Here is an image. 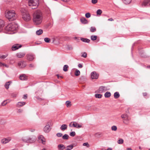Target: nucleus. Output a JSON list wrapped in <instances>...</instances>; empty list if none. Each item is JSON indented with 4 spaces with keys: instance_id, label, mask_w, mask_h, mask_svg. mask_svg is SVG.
<instances>
[{
    "instance_id": "obj_1",
    "label": "nucleus",
    "mask_w": 150,
    "mask_h": 150,
    "mask_svg": "<svg viewBox=\"0 0 150 150\" xmlns=\"http://www.w3.org/2000/svg\"><path fill=\"white\" fill-rule=\"evenodd\" d=\"M33 21L34 23L38 25L41 23L42 21V14L40 11H35L33 15Z\"/></svg>"
},
{
    "instance_id": "obj_2",
    "label": "nucleus",
    "mask_w": 150,
    "mask_h": 150,
    "mask_svg": "<svg viewBox=\"0 0 150 150\" xmlns=\"http://www.w3.org/2000/svg\"><path fill=\"white\" fill-rule=\"evenodd\" d=\"M18 28V25L14 23H11L9 24L5 28V30L10 32L11 31H13L14 30H17ZM8 33L9 34L11 33L8 32Z\"/></svg>"
},
{
    "instance_id": "obj_3",
    "label": "nucleus",
    "mask_w": 150,
    "mask_h": 150,
    "mask_svg": "<svg viewBox=\"0 0 150 150\" xmlns=\"http://www.w3.org/2000/svg\"><path fill=\"white\" fill-rule=\"evenodd\" d=\"M5 16L10 21L15 20L16 18L15 11L13 10H10L7 11Z\"/></svg>"
},
{
    "instance_id": "obj_4",
    "label": "nucleus",
    "mask_w": 150,
    "mask_h": 150,
    "mask_svg": "<svg viewBox=\"0 0 150 150\" xmlns=\"http://www.w3.org/2000/svg\"><path fill=\"white\" fill-rule=\"evenodd\" d=\"M22 18L26 21H28L30 20V16L28 11L24 8H22L21 10Z\"/></svg>"
},
{
    "instance_id": "obj_5",
    "label": "nucleus",
    "mask_w": 150,
    "mask_h": 150,
    "mask_svg": "<svg viewBox=\"0 0 150 150\" xmlns=\"http://www.w3.org/2000/svg\"><path fill=\"white\" fill-rule=\"evenodd\" d=\"M29 6L32 9L36 8L39 4V0H28Z\"/></svg>"
},
{
    "instance_id": "obj_6",
    "label": "nucleus",
    "mask_w": 150,
    "mask_h": 150,
    "mask_svg": "<svg viewBox=\"0 0 150 150\" xmlns=\"http://www.w3.org/2000/svg\"><path fill=\"white\" fill-rule=\"evenodd\" d=\"M22 140L24 142L26 143H33L36 141L35 137L33 136L32 137H25L22 138Z\"/></svg>"
},
{
    "instance_id": "obj_7",
    "label": "nucleus",
    "mask_w": 150,
    "mask_h": 150,
    "mask_svg": "<svg viewBox=\"0 0 150 150\" xmlns=\"http://www.w3.org/2000/svg\"><path fill=\"white\" fill-rule=\"evenodd\" d=\"M107 90V87L104 86H100L98 90V92L99 93H103Z\"/></svg>"
},
{
    "instance_id": "obj_8",
    "label": "nucleus",
    "mask_w": 150,
    "mask_h": 150,
    "mask_svg": "<svg viewBox=\"0 0 150 150\" xmlns=\"http://www.w3.org/2000/svg\"><path fill=\"white\" fill-rule=\"evenodd\" d=\"M99 75L95 71H93L91 74V78L92 79H97Z\"/></svg>"
},
{
    "instance_id": "obj_9",
    "label": "nucleus",
    "mask_w": 150,
    "mask_h": 150,
    "mask_svg": "<svg viewBox=\"0 0 150 150\" xmlns=\"http://www.w3.org/2000/svg\"><path fill=\"white\" fill-rule=\"evenodd\" d=\"M18 66L20 68H24L26 65L25 62L24 61L19 62L18 63Z\"/></svg>"
},
{
    "instance_id": "obj_10",
    "label": "nucleus",
    "mask_w": 150,
    "mask_h": 150,
    "mask_svg": "<svg viewBox=\"0 0 150 150\" xmlns=\"http://www.w3.org/2000/svg\"><path fill=\"white\" fill-rule=\"evenodd\" d=\"M53 124V123L52 120H49L47 122V126H49L48 127H47V132H49L50 131Z\"/></svg>"
},
{
    "instance_id": "obj_11",
    "label": "nucleus",
    "mask_w": 150,
    "mask_h": 150,
    "mask_svg": "<svg viewBox=\"0 0 150 150\" xmlns=\"http://www.w3.org/2000/svg\"><path fill=\"white\" fill-rule=\"evenodd\" d=\"M150 5V0H144L142 4V7L148 6Z\"/></svg>"
},
{
    "instance_id": "obj_12",
    "label": "nucleus",
    "mask_w": 150,
    "mask_h": 150,
    "mask_svg": "<svg viewBox=\"0 0 150 150\" xmlns=\"http://www.w3.org/2000/svg\"><path fill=\"white\" fill-rule=\"evenodd\" d=\"M22 47V45L19 44L14 45L12 47V49L13 51H15Z\"/></svg>"
},
{
    "instance_id": "obj_13",
    "label": "nucleus",
    "mask_w": 150,
    "mask_h": 150,
    "mask_svg": "<svg viewBox=\"0 0 150 150\" xmlns=\"http://www.w3.org/2000/svg\"><path fill=\"white\" fill-rule=\"evenodd\" d=\"M45 139L42 135H40L38 137V140L39 142H41L43 144H44L45 143Z\"/></svg>"
},
{
    "instance_id": "obj_14",
    "label": "nucleus",
    "mask_w": 150,
    "mask_h": 150,
    "mask_svg": "<svg viewBox=\"0 0 150 150\" xmlns=\"http://www.w3.org/2000/svg\"><path fill=\"white\" fill-rule=\"evenodd\" d=\"M27 59L30 61H32L34 58V56L31 54H28L26 55Z\"/></svg>"
},
{
    "instance_id": "obj_15",
    "label": "nucleus",
    "mask_w": 150,
    "mask_h": 150,
    "mask_svg": "<svg viewBox=\"0 0 150 150\" xmlns=\"http://www.w3.org/2000/svg\"><path fill=\"white\" fill-rule=\"evenodd\" d=\"M25 52H20L17 53L16 54V56L18 58H22L25 56Z\"/></svg>"
},
{
    "instance_id": "obj_16",
    "label": "nucleus",
    "mask_w": 150,
    "mask_h": 150,
    "mask_svg": "<svg viewBox=\"0 0 150 150\" xmlns=\"http://www.w3.org/2000/svg\"><path fill=\"white\" fill-rule=\"evenodd\" d=\"M11 140L10 138H4L1 140V143L3 144H6L8 142Z\"/></svg>"
},
{
    "instance_id": "obj_17",
    "label": "nucleus",
    "mask_w": 150,
    "mask_h": 150,
    "mask_svg": "<svg viewBox=\"0 0 150 150\" xmlns=\"http://www.w3.org/2000/svg\"><path fill=\"white\" fill-rule=\"evenodd\" d=\"M4 21L0 19V32H1L3 29V27L4 25Z\"/></svg>"
},
{
    "instance_id": "obj_18",
    "label": "nucleus",
    "mask_w": 150,
    "mask_h": 150,
    "mask_svg": "<svg viewBox=\"0 0 150 150\" xmlns=\"http://www.w3.org/2000/svg\"><path fill=\"white\" fill-rule=\"evenodd\" d=\"M20 79L22 80H26L27 79V77L25 74H22L19 76Z\"/></svg>"
},
{
    "instance_id": "obj_19",
    "label": "nucleus",
    "mask_w": 150,
    "mask_h": 150,
    "mask_svg": "<svg viewBox=\"0 0 150 150\" xmlns=\"http://www.w3.org/2000/svg\"><path fill=\"white\" fill-rule=\"evenodd\" d=\"M72 126L78 128L82 127L81 125L78 124L76 122H74V123L72 124Z\"/></svg>"
},
{
    "instance_id": "obj_20",
    "label": "nucleus",
    "mask_w": 150,
    "mask_h": 150,
    "mask_svg": "<svg viewBox=\"0 0 150 150\" xmlns=\"http://www.w3.org/2000/svg\"><path fill=\"white\" fill-rule=\"evenodd\" d=\"M67 125L66 124L62 125L60 127V129L62 131H64L67 129Z\"/></svg>"
},
{
    "instance_id": "obj_21",
    "label": "nucleus",
    "mask_w": 150,
    "mask_h": 150,
    "mask_svg": "<svg viewBox=\"0 0 150 150\" xmlns=\"http://www.w3.org/2000/svg\"><path fill=\"white\" fill-rule=\"evenodd\" d=\"M80 21L81 23L83 24H86L88 23L87 20L84 17H82L80 19Z\"/></svg>"
},
{
    "instance_id": "obj_22",
    "label": "nucleus",
    "mask_w": 150,
    "mask_h": 150,
    "mask_svg": "<svg viewBox=\"0 0 150 150\" xmlns=\"http://www.w3.org/2000/svg\"><path fill=\"white\" fill-rule=\"evenodd\" d=\"M25 104V103L24 102H18L16 105V106L19 107L23 106Z\"/></svg>"
},
{
    "instance_id": "obj_23",
    "label": "nucleus",
    "mask_w": 150,
    "mask_h": 150,
    "mask_svg": "<svg viewBox=\"0 0 150 150\" xmlns=\"http://www.w3.org/2000/svg\"><path fill=\"white\" fill-rule=\"evenodd\" d=\"M65 148V146L62 144H60L58 145V149L59 150H63Z\"/></svg>"
},
{
    "instance_id": "obj_24",
    "label": "nucleus",
    "mask_w": 150,
    "mask_h": 150,
    "mask_svg": "<svg viewBox=\"0 0 150 150\" xmlns=\"http://www.w3.org/2000/svg\"><path fill=\"white\" fill-rule=\"evenodd\" d=\"M74 144H71L67 146L66 147V150H71L75 146Z\"/></svg>"
},
{
    "instance_id": "obj_25",
    "label": "nucleus",
    "mask_w": 150,
    "mask_h": 150,
    "mask_svg": "<svg viewBox=\"0 0 150 150\" xmlns=\"http://www.w3.org/2000/svg\"><path fill=\"white\" fill-rule=\"evenodd\" d=\"M129 119L128 117L126 119H123V122L124 124L127 125L129 123Z\"/></svg>"
},
{
    "instance_id": "obj_26",
    "label": "nucleus",
    "mask_w": 150,
    "mask_h": 150,
    "mask_svg": "<svg viewBox=\"0 0 150 150\" xmlns=\"http://www.w3.org/2000/svg\"><path fill=\"white\" fill-rule=\"evenodd\" d=\"M114 96L115 98L117 99L119 97L120 95L118 92H117L114 93Z\"/></svg>"
},
{
    "instance_id": "obj_27",
    "label": "nucleus",
    "mask_w": 150,
    "mask_h": 150,
    "mask_svg": "<svg viewBox=\"0 0 150 150\" xmlns=\"http://www.w3.org/2000/svg\"><path fill=\"white\" fill-rule=\"evenodd\" d=\"M81 40L82 42L86 43H89L90 41L89 39L87 38H82L81 39Z\"/></svg>"
},
{
    "instance_id": "obj_28",
    "label": "nucleus",
    "mask_w": 150,
    "mask_h": 150,
    "mask_svg": "<svg viewBox=\"0 0 150 150\" xmlns=\"http://www.w3.org/2000/svg\"><path fill=\"white\" fill-rule=\"evenodd\" d=\"M111 96V94L110 92L107 91L106 92L104 95V96L105 98H109Z\"/></svg>"
},
{
    "instance_id": "obj_29",
    "label": "nucleus",
    "mask_w": 150,
    "mask_h": 150,
    "mask_svg": "<svg viewBox=\"0 0 150 150\" xmlns=\"http://www.w3.org/2000/svg\"><path fill=\"white\" fill-rule=\"evenodd\" d=\"M43 33V30L42 29H39L36 31V34L37 35H40Z\"/></svg>"
},
{
    "instance_id": "obj_30",
    "label": "nucleus",
    "mask_w": 150,
    "mask_h": 150,
    "mask_svg": "<svg viewBox=\"0 0 150 150\" xmlns=\"http://www.w3.org/2000/svg\"><path fill=\"white\" fill-rule=\"evenodd\" d=\"M11 82V81H8L6 83L5 87L6 89H8L9 88V86L10 85V83Z\"/></svg>"
},
{
    "instance_id": "obj_31",
    "label": "nucleus",
    "mask_w": 150,
    "mask_h": 150,
    "mask_svg": "<svg viewBox=\"0 0 150 150\" xmlns=\"http://www.w3.org/2000/svg\"><path fill=\"white\" fill-rule=\"evenodd\" d=\"M52 43H54L56 44H57L59 43L58 41H57V40L54 38H52Z\"/></svg>"
},
{
    "instance_id": "obj_32",
    "label": "nucleus",
    "mask_w": 150,
    "mask_h": 150,
    "mask_svg": "<svg viewBox=\"0 0 150 150\" xmlns=\"http://www.w3.org/2000/svg\"><path fill=\"white\" fill-rule=\"evenodd\" d=\"M69 137V136L67 134H65L62 137V138L63 139H68Z\"/></svg>"
},
{
    "instance_id": "obj_33",
    "label": "nucleus",
    "mask_w": 150,
    "mask_h": 150,
    "mask_svg": "<svg viewBox=\"0 0 150 150\" xmlns=\"http://www.w3.org/2000/svg\"><path fill=\"white\" fill-rule=\"evenodd\" d=\"M74 74L76 76H78L80 75V72L79 70L76 69L75 72Z\"/></svg>"
},
{
    "instance_id": "obj_34",
    "label": "nucleus",
    "mask_w": 150,
    "mask_h": 150,
    "mask_svg": "<svg viewBox=\"0 0 150 150\" xmlns=\"http://www.w3.org/2000/svg\"><path fill=\"white\" fill-rule=\"evenodd\" d=\"M121 117L123 119H125L128 117V115L126 114H124L122 115L121 116Z\"/></svg>"
},
{
    "instance_id": "obj_35",
    "label": "nucleus",
    "mask_w": 150,
    "mask_h": 150,
    "mask_svg": "<svg viewBox=\"0 0 150 150\" xmlns=\"http://www.w3.org/2000/svg\"><path fill=\"white\" fill-rule=\"evenodd\" d=\"M123 2L125 4H129L132 0H122Z\"/></svg>"
},
{
    "instance_id": "obj_36",
    "label": "nucleus",
    "mask_w": 150,
    "mask_h": 150,
    "mask_svg": "<svg viewBox=\"0 0 150 150\" xmlns=\"http://www.w3.org/2000/svg\"><path fill=\"white\" fill-rule=\"evenodd\" d=\"M66 104L67 107H70L71 105V102L69 101H67L66 102Z\"/></svg>"
},
{
    "instance_id": "obj_37",
    "label": "nucleus",
    "mask_w": 150,
    "mask_h": 150,
    "mask_svg": "<svg viewBox=\"0 0 150 150\" xmlns=\"http://www.w3.org/2000/svg\"><path fill=\"white\" fill-rule=\"evenodd\" d=\"M90 31L91 32H94L96 31V29L94 27H91Z\"/></svg>"
},
{
    "instance_id": "obj_38",
    "label": "nucleus",
    "mask_w": 150,
    "mask_h": 150,
    "mask_svg": "<svg viewBox=\"0 0 150 150\" xmlns=\"http://www.w3.org/2000/svg\"><path fill=\"white\" fill-rule=\"evenodd\" d=\"M102 95L100 94H96L95 95V97L96 98H101Z\"/></svg>"
},
{
    "instance_id": "obj_39",
    "label": "nucleus",
    "mask_w": 150,
    "mask_h": 150,
    "mask_svg": "<svg viewBox=\"0 0 150 150\" xmlns=\"http://www.w3.org/2000/svg\"><path fill=\"white\" fill-rule=\"evenodd\" d=\"M97 36L96 35H92L91 36V39L92 40H96L97 38Z\"/></svg>"
},
{
    "instance_id": "obj_40",
    "label": "nucleus",
    "mask_w": 150,
    "mask_h": 150,
    "mask_svg": "<svg viewBox=\"0 0 150 150\" xmlns=\"http://www.w3.org/2000/svg\"><path fill=\"white\" fill-rule=\"evenodd\" d=\"M68 66L67 65H65L63 67V70L64 71H68Z\"/></svg>"
},
{
    "instance_id": "obj_41",
    "label": "nucleus",
    "mask_w": 150,
    "mask_h": 150,
    "mask_svg": "<svg viewBox=\"0 0 150 150\" xmlns=\"http://www.w3.org/2000/svg\"><path fill=\"white\" fill-rule=\"evenodd\" d=\"M124 140L122 139H119L117 141V143L119 144H122L123 143Z\"/></svg>"
},
{
    "instance_id": "obj_42",
    "label": "nucleus",
    "mask_w": 150,
    "mask_h": 150,
    "mask_svg": "<svg viewBox=\"0 0 150 150\" xmlns=\"http://www.w3.org/2000/svg\"><path fill=\"white\" fill-rule=\"evenodd\" d=\"M117 127L116 126L114 125L111 127V129L112 131H116L117 130Z\"/></svg>"
},
{
    "instance_id": "obj_43",
    "label": "nucleus",
    "mask_w": 150,
    "mask_h": 150,
    "mask_svg": "<svg viewBox=\"0 0 150 150\" xmlns=\"http://www.w3.org/2000/svg\"><path fill=\"white\" fill-rule=\"evenodd\" d=\"M7 104V103L6 100H4L2 103H1V106H4L6 105Z\"/></svg>"
},
{
    "instance_id": "obj_44",
    "label": "nucleus",
    "mask_w": 150,
    "mask_h": 150,
    "mask_svg": "<svg viewBox=\"0 0 150 150\" xmlns=\"http://www.w3.org/2000/svg\"><path fill=\"white\" fill-rule=\"evenodd\" d=\"M102 12L101 10L100 9H98L96 11L97 15H101Z\"/></svg>"
},
{
    "instance_id": "obj_45",
    "label": "nucleus",
    "mask_w": 150,
    "mask_h": 150,
    "mask_svg": "<svg viewBox=\"0 0 150 150\" xmlns=\"http://www.w3.org/2000/svg\"><path fill=\"white\" fill-rule=\"evenodd\" d=\"M76 133L75 132H72L70 133V135L71 136L74 137Z\"/></svg>"
},
{
    "instance_id": "obj_46",
    "label": "nucleus",
    "mask_w": 150,
    "mask_h": 150,
    "mask_svg": "<svg viewBox=\"0 0 150 150\" xmlns=\"http://www.w3.org/2000/svg\"><path fill=\"white\" fill-rule=\"evenodd\" d=\"M83 146H86L87 147H88L90 146V145L88 142L83 143Z\"/></svg>"
},
{
    "instance_id": "obj_47",
    "label": "nucleus",
    "mask_w": 150,
    "mask_h": 150,
    "mask_svg": "<svg viewBox=\"0 0 150 150\" xmlns=\"http://www.w3.org/2000/svg\"><path fill=\"white\" fill-rule=\"evenodd\" d=\"M91 14L89 13H87L85 14V16L86 18H89L91 17Z\"/></svg>"
},
{
    "instance_id": "obj_48",
    "label": "nucleus",
    "mask_w": 150,
    "mask_h": 150,
    "mask_svg": "<svg viewBox=\"0 0 150 150\" xmlns=\"http://www.w3.org/2000/svg\"><path fill=\"white\" fill-rule=\"evenodd\" d=\"M56 135L58 137H61L62 136V134L61 133H58L56 134Z\"/></svg>"
},
{
    "instance_id": "obj_49",
    "label": "nucleus",
    "mask_w": 150,
    "mask_h": 150,
    "mask_svg": "<svg viewBox=\"0 0 150 150\" xmlns=\"http://www.w3.org/2000/svg\"><path fill=\"white\" fill-rule=\"evenodd\" d=\"M87 54L85 52H84L83 53L81 56L84 58H86L87 57Z\"/></svg>"
},
{
    "instance_id": "obj_50",
    "label": "nucleus",
    "mask_w": 150,
    "mask_h": 150,
    "mask_svg": "<svg viewBox=\"0 0 150 150\" xmlns=\"http://www.w3.org/2000/svg\"><path fill=\"white\" fill-rule=\"evenodd\" d=\"M98 2V0H91V2L94 4H96Z\"/></svg>"
},
{
    "instance_id": "obj_51",
    "label": "nucleus",
    "mask_w": 150,
    "mask_h": 150,
    "mask_svg": "<svg viewBox=\"0 0 150 150\" xmlns=\"http://www.w3.org/2000/svg\"><path fill=\"white\" fill-rule=\"evenodd\" d=\"M7 56V55H3L1 56L0 55V58L1 59H4L6 58Z\"/></svg>"
},
{
    "instance_id": "obj_52",
    "label": "nucleus",
    "mask_w": 150,
    "mask_h": 150,
    "mask_svg": "<svg viewBox=\"0 0 150 150\" xmlns=\"http://www.w3.org/2000/svg\"><path fill=\"white\" fill-rule=\"evenodd\" d=\"M23 111V110H22L19 109L18 110L17 112L18 113H21Z\"/></svg>"
},
{
    "instance_id": "obj_53",
    "label": "nucleus",
    "mask_w": 150,
    "mask_h": 150,
    "mask_svg": "<svg viewBox=\"0 0 150 150\" xmlns=\"http://www.w3.org/2000/svg\"><path fill=\"white\" fill-rule=\"evenodd\" d=\"M44 131L45 132H47V127H46V126H45V127H44L43 129Z\"/></svg>"
},
{
    "instance_id": "obj_54",
    "label": "nucleus",
    "mask_w": 150,
    "mask_h": 150,
    "mask_svg": "<svg viewBox=\"0 0 150 150\" xmlns=\"http://www.w3.org/2000/svg\"><path fill=\"white\" fill-rule=\"evenodd\" d=\"M27 94L24 95L23 96V98L25 99H27Z\"/></svg>"
},
{
    "instance_id": "obj_55",
    "label": "nucleus",
    "mask_w": 150,
    "mask_h": 150,
    "mask_svg": "<svg viewBox=\"0 0 150 150\" xmlns=\"http://www.w3.org/2000/svg\"><path fill=\"white\" fill-rule=\"evenodd\" d=\"M78 66L79 68H81L83 67V65L82 64H80L78 65Z\"/></svg>"
},
{
    "instance_id": "obj_56",
    "label": "nucleus",
    "mask_w": 150,
    "mask_h": 150,
    "mask_svg": "<svg viewBox=\"0 0 150 150\" xmlns=\"http://www.w3.org/2000/svg\"><path fill=\"white\" fill-rule=\"evenodd\" d=\"M29 67H34V65L33 64H30L29 65Z\"/></svg>"
},
{
    "instance_id": "obj_57",
    "label": "nucleus",
    "mask_w": 150,
    "mask_h": 150,
    "mask_svg": "<svg viewBox=\"0 0 150 150\" xmlns=\"http://www.w3.org/2000/svg\"><path fill=\"white\" fill-rule=\"evenodd\" d=\"M2 66H5L6 67H7V68L8 67V65H6V64H3V63Z\"/></svg>"
},
{
    "instance_id": "obj_58",
    "label": "nucleus",
    "mask_w": 150,
    "mask_h": 150,
    "mask_svg": "<svg viewBox=\"0 0 150 150\" xmlns=\"http://www.w3.org/2000/svg\"><path fill=\"white\" fill-rule=\"evenodd\" d=\"M52 42V39L50 40V38H47V43L48 42Z\"/></svg>"
},
{
    "instance_id": "obj_59",
    "label": "nucleus",
    "mask_w": 150,
    "mask_h": 150,
    "mask_svg": "<svg viewBox=\"0 0 150 150\" xmlns=\"http://www.w3.org/2000/svg\"><path fill=\"white\" fill-rule=\"evenodd\" d=\"M108 21H113V19L112 18H110L108 19Z\"/></svg>"
},
{
    "instance_id": "obj_60",
    "label": "nucleus",
    "mask_w": 150,
    "mask_h": 150,
    "mask_svg": "<svg viewBox=\"0 0 150 150\" xmlns=\"http://www.w3.org/2000/svg\"><path fill=\"white\" fill-rule=\"evenodd\" d=\"M57 77L58 78V79H59V77H61V78H62L63 77H62V76H59V75H58V74H57Z\"/></svg>"
},
{
    "instance_id": "obj_61",
    "label": "nucleus",
    "mask_w": 150,
    "mask_h": 150,
    "mask_svg": "<svg viewBox=\"0 0 150 150\" xmlns=\"http://www.w3.org/2000/svg\"><path fill=\"white\" fill-rule=\"evenodd\" d=\"M11 95L12 97H16V94H12Z\"/></svg>"
},
{
    "instance_id": "obj_62",
    "label": "nucleus",
    "mask_w": 150,
    "mask_h": 150,
    "mask_svg": "<svg viewBox=\"0 0 150 150\" xmlns=\"http://www.w3.org/2000/svg\"><path fill=\"white\" fill-rule=\"evenodd\" d=\"M143 95L144 96H145L146 95L147 93H143Z\"/></svg>"
},
{
    "instance_id": "obj_63",
    "label": "nucleus",
    "mask_w": 150,
    "mask_h": 150,
    "mask_svg": "<svg viewBox=\"0 0 150 150\" xmlns=\"http://www.w3.org/2000/svg\"><path fill=\"white\" fill-rule=\"evenodd\" d=\"M107 150H112V149L111 148H109L107 149Z\"/></svg>"
},
{
    "instance_id": "obj_64",
    "label": "nucleus",
    "mask_w": 150,
    "mask_h": 150,
    "mask_svg": "<svg viewBox=\"0 0 150 150\" xmlns=\"http://www.w3.org/2000/svg\"><path fill=\"white\" fill-rule=\"evenodd\" d=\"M127 150H132L131 148H127Z\"/></svg>"
}]
</instances>
